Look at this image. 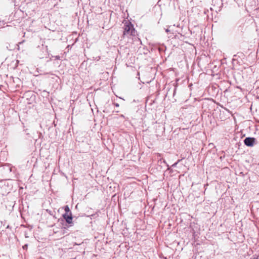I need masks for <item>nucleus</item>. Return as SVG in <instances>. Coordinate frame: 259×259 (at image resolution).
<instances>
[{"instance_id":"nucleus-1","label":"nucleus","mask_w":259,"mask_h":259,"mask_svg":"<svg viewBox=\"0 0 259 259\" xmlns=\"http://www.w3.org/2000/svg\"><path fill=\"white\" fill-rule=\"evenodd\" d=\"M136 35V30L134 28L133 24L129 22L124 23V31L123 33V37L128 35L135 36Z\"/></svg>"},{"instance_id":"nucleus-2","label":"nucleus","mask_w":259,"mask_h":259,"mask_svg":"<svg viewBox=\"0 0 259 259\" xmlns=\"http://www.w3.org/2000/svg\"><path fill=\"white\" fill-rule=\"evenodd\" d=\"M244 143L248 147H252L256 143V139L254 138L247 137L244 139Z\"/></svg>"},{"instance_id":"nucleus-3","label":"nucleus","mask_w":259,"mask_h":259,"mask_svg":"<svg viewBox=\"0 0 259 259\" xmlns=\"http://www.w3.org/2000/svg\"><path fill=\"white\" fill-rule=\"evenodd\" d=\"M63 217L64 219L66 221V223L70 224L72 222V216L71 212H70V213H65L63 214Z\"/></svg>"},{"instance_id":"nucleus-4","label":"nucleus","mask_w":259,"mask_h":259,"mask_svg":"<svg viewBox=\"0 0 259 259\" xmlns=\"http://www.w3.org/2000/svg\"><path fill=\"white\" fill-rule=\"evenodd\" d=\"M65 213H70V210L69 206L68 205H65L64 207Z\"/></svg>"},{"instance_id":"nucleus-5","label":"nucleus","mask_w":259,"mask_h":259,"mask_svg":"<svg viewBox=\"0 0 259 259\" xmlns=\"http://www.w3.org/2000/svg\"><path fill=\"white\" fill-rule=\"evenodd\" d=\"M157 6H158V7H160L161 6V4H160V0H159L158 2H157V5H156L155 6V7H156Z\"/></svg>"},{"instance_id":"nucleus-6","label":"nucleus","mask_w":259,"mask_h":259,"mask_svg":"<svg viewBox=\"0 0 259 259\" xmlns=\"http://www.w3.org/2000/svg\"><path fill=\"white\" fill-rule=\"evenodd\" d=\"M23 248L24 249H26L27 248V245L26 244L24 246H23Z\"/></svg>"},{"instance_id":"nucleus-7","label":"nucleus","mask_w":259,"mask_h":259,"mask_svg":"<svg viewBox=\"0 0 259 259\" xmlns=\"http://www.w3.org/2000/svg\"><path fill=\"white\" fill-rule=\"evenodd\" d=\"M114 106H115L116 107H119V105L118 103H114Z\"/></svg>"},{"instance_id":"nucleus-8","label":"nucleus","mask_w":259,"mask_h":259,"mask_svg":"<svg viewBox=\"0 0 259 259\" xmlns=\"http://www.w3.org/2000/svg\"><path fill=\"white\" fill-rule=\"evenodd\" d=\"M47 211L51 214L52 215V211L51 210H47Z\"/></svg>"},{"instance_id":"nucleus-9","label":"nucleus","mask_w":259,"mask_h":259,"mask_svg":"<svg viewBox=\"0 0 259 259\" xmlns=\"http://www.w3.org/2000/svg\"><path fill=\"white\" fill-rule=\"evenodd\" d=\"M55 57H56V59H60V56H57Z\"/></svg>"},{"instance_id":"nucleus-10","label":"nucleus","mask_w":259,"mask_h":259,"mask_svg":"<svg viewBox=\"0 0 259 259\" xmlns=\"http://www.w3.org/2000/svg\"><path fill=\"white\" fill-rule=\"evenodd\" d=\"M16 80H18V81H19V80H20L19 78H17L16 79Z\"/></svg>"},{"instance_id":"nucleus-11","label":"nucleus","mask_w":259,"mask_h":259,"mask_svg":"<svg viewBox=\"0 0 259 259\" xmlns=\"http://www.w3.org/2000/svg\"><path fill=\"white\" fill-rule=\"evenodd\" d=\"M165 31H166V32H168V29H166L165 30Z\"/></svg>"},{"instance_id":"nucleus-12","label":"nucleus","mask_w":259,"mask_h":259,"mask_svg":"<svg viewBox=\"0 0 259 259\" xmlns=\"http://www.w3.org/2000/svg\"><path fill=\"white\" fill-rule=\"evenodd\" d=\"M159 52L161 51V49L160 48L159 49Z\"/></svg>"},{"instance_id":"nucleus-13","label":"nucleus","mask_w":259,"mask_h":259,"mask_svg":"<svg viewBox=\"0 0 259 259\" xmlns=\"http://www.w3.org/2000/svg\"><path fill=\"white\" fill-rule=\"evenodd\" d=\"M253 259H255V258H253Z\"/></svg>"}]
</instances>
